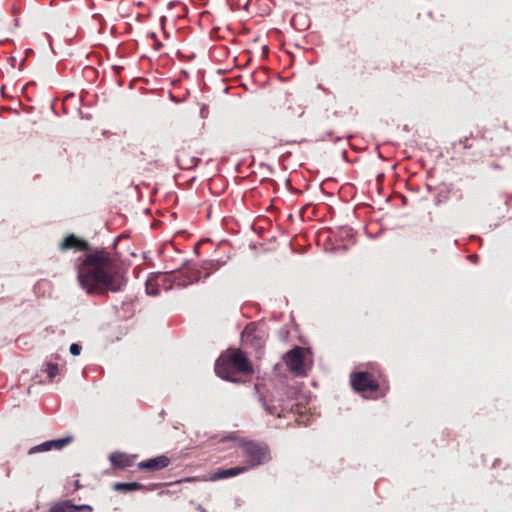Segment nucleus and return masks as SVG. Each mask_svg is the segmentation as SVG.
I'll list each match as a JSON object with an SVG mask.
<instances>
[{
	"instance_id": "a211bd4d",
	"label": "nucleus",
	"mask_w": 512,
	"mask_h": 512,
	"mask_svg": "<svg viewBox=\"0 0 512 512\" xmlns=\"http://www.w3.org/2000/svg\"><path fill=\"white\" fill-rule=\"evenodd\" d=\"M283 106H286V108H287V111L284 112L285 116H287V117L293 116L294 114L300 115L302 113L300 111L301 108L299 106H298L297 111H295V112L293 111L292 113H289V110H293V100L290 99L288 96L284 97Z\"/></svg>"
},
{
	"instance_id": "39448f33",
	"label": "nucleus",
	"mask_w": 512,
	"mask_h": 512,
	"mask_svg": "<svg viewBox=\"0 0 512 512\" xmlns=\"http://www.w3.org/2000/svg\"><path fill=\"white\" fill-rule=\"evenodd\" d=\"M266 338V332L255 323H249L241 334L242 345L254 349L256 353L264 348Z\"/></svg>"
},
{
	"instance_id": "4468645a",
	"label": "nucleus",
	"mask_w": 512,
	"mask_h": 512,
	"mask_svg": "<svg viewBox=\"0 0 512 512\" xmlns=\"http://www.w3.org/2000/svg\"><path fill=\"white\" fill-rule=\"evenodd\" d=\"M247 472V468H243L242 466H236L228 469H218L212 475V480L226 479L230 477H235L239 474Z\"/></svg>"
},
{
	"instance_id": "5701e85b",
	"label": "nucleus",
	"mask_w": 512,
	"mask_h": 512,
	"mask_svg": "<svg viewBox=\"0 0 512 512\" xmlns=\"http://www.w3.org/2000/svg\"><path fill=\"white\" fill-rule=\"evenodd\" d=\"M81 487L79 480L75 481V490H78Z\"/></svg>"
},
{
	"instance_id": "6ab92c4d",
	"label": "nucleus",
	"mask_w": 512,
	"mask_h": 512,
	"mask_svg": "<svg viewBox=\"0 0 512 512\" xmlns=\"http://www.w3.org/2000/svg\"><path fill=\"white\" fill-rule=\"evenodd\" d=\"M50 450V445L48 441L41 443L40 445L34 446L29 450V454H34L38 452H46Z\"/></svg>"
},
{
	"instance_id": "6e6552de",
	"label": "nucleus",
	"mask_w": 512,
	"mask_h": 512,
	"mask_svg": "<svg viewBox=\"0 0 512 512\" xmlns=\"http://www.w3.org/2000/svg\"><path fill=\"white\" fill-rule=\"evenodd\" d=\"M58 248L61 252H65L70 249H73L75 251H88L89 243L86 240L79 238L74 234H70L59 243Z\"/></svg>"
},
{
	"instance_id": "f03ea898",
	"label": "nucleus",
	"mask_w": 512,
	"mask_h": 512,
	"mask_svg": "<svg viewBox=\"0 0 512 512\" xmlns=\"http://www.w3.org/2000/svg\"><path fill=\"white\" fill-rule=\"evenodd\" d=\"M216 374L227 381L240 382L237 375L251 376L254 373L251 361L240 349H229L215 363Z\"/></svg>"
},
{
	"instance_id": "7ed1b4c3",
	"label": "nucleus",
	"mask_w": 512,
	"mask_h": 512,
	"mask_svg": "<svg viewBox=\"0 0 512 512\" xmlns=\"http://www.w3.org/2000/svg\"><path fill=\"white\" fill-rule=\"evenodd\" d=\"M295 394L293 387L281 386L262 396L260 401L269 415L281 418L293 411Z\"/></svg>"
},
{
	"instance_id": "aec40b11",
	"label": "nucleus",
	"mask_w": 512,
	"mask_h": 512,
	"mask_svg": "<svg viewBox=\"0 0 512 512\" xmlns=\"http://www.w3.org/2000/svg\"><path fill=\"white\" fill-rule=\"evenodd\" d=\"M82 350V347L80 344L73 343L70 346V353L74 356H78Z\"/></svg>"
},
{
	"instance_id": "412c9836",
	"label": "nucleus",
	"mask_w": 512,
	"mask_h": 512,
	"mask_svg": "<svg viewBox=\"0 0 512 512\" xmlns=\"http://www.w3.org/2000/svg\"><path fill=\"white\" fill-rule=\"evenodd\" d=\"M146 291H147V293H148V294H150V295H156V294H157V290H156V289H154V287H153V283H152V281H150V280H148V281L146 282Z\"/></svg>"
},
{
	"instance_id": "1a4fd4ad",
	"label": "nucleus",
	"mask_w": 512,
	"mask_h": 512,
	"mask_svg": "<svg viewBox=\"0 0 512 512\" xmlns=\"http://www.w3.org/2000/svg\"><path fill=\"white\" fill-rule=\"evenodd\" d=\"M171 463V459L166 455H159L155 458L141 461L137 464L139 470H145L155 472L168 467Z\"/></svg>"
},
{
	"instance_id": "2eb2a0df",
	"label": "nucleus",
	"mask_w": 512,
	"mask_h": 512,
	"mask_svg": "<svg viewBox=\"0 0 512 512\" xmlns=\"http://www.w3.org/2000/svg\"><path fill=\"white\" fill-rule=\"evenodd\" d=\"M142 484L138 482H130V483H123V482H115L113 484V489L115 491L121 492V493H128L136 490H140L142 488Z\"/></svg>"
},
{
	"instance_id": "ddd939ff",
	"label": "nucleus",
	"mask_w": 512,
	"mask_h": 512,
	"mask_svg": "<svg viewBox=\"0 0 512 512\" xmlns=\"http://www.w3.org/2000/svg\"><path fill=\"white\" fill-rule=\"evenodd\" d=\"M136 456L128 455L123 452H114L110 454L109 460L114 468L117 469H125L127 467H130Z\"/></svg>"
},
{
	"instance_id": "dca6fc26",
	"label": "nucleus",
	"mask_w": 512,
	"mask_h": 512,
	"mask_svg": "<svg viewBox=\"0 0 512 512\" xmlns=\"http://www.w3.org/2000/svg\"><path fill=\"white\" fill-rule=\"evenodd\" d=\"M72 441H73V437L67 436V437H64L61 439L50 440V441H48V444L50 445V450H52V449L60 450L63 447L70 444Z\"/></svg>"
},
{
	"instance_id": "f8f14e48",
	"label": "nucleus",
	"mask_w": 512,
	"mask_h": 512,
	"mask_svg": "<svg viewBox=\"0 0 512 512\" xmlns=\"http://www.w3.org/2000/svg\"><path fill=\"white\" fill-rule=\"evenodd\" d=\"M90 505H74L71 501H61L54 504L49 512H92Z\"/></svg>"
},
{
	"instance_id": "0eeeda50",
	"label": "nucleus",
	"mask_w": 512,
	"mask_h": 512,
	"mask_svg": "<svg viewBox=\"0 0 512 512\" xmlns=\"http://www.w3.org/2000/svg\"><path fill=\"white\" fill-rule=\"evenodd\" d=\"M285 363L288 368L296 373L301 374L304 370V356L303 350L300 347H295L288 351L284 357Z\"/></svg>"
},
{
	"instance_id": "f257e3e1",
	"label": "nucleus",
	"mask_w": 512,
	"mask_h": 512,
	"mask_svg": "<svg viewBox=\"0 0 512 512\" xmlns=\"http://www.w3.org/2000/svg\"><path fill=\"white\" fill-rule=\"evenodd\" d=\"M77 261L79 285L89 295L116 293L126 285L118 260L104 249L91 251Z\"/></svg>"
},
{
	"instance_id": "20e7f679",
	"label": "nucleus",
	"mask_w": 512,
	"mask_h": 512,
	"mask_svg": "<svg viewBox=\"0 0 512 512\" xmlns=\"http://www.w3.org/2000/svg\"><path fill=\"white\" fill-rule=\"evenodd\" d=\"M235 446L245 458L242 467L247 468V471L266 464L271 459L269 446L264 442L239 438L235 440Z\"/></svg>"
},
{
	"instance_id": "9b49d317",
	"label": "nucleus",
	"mask_w": 512,
	"mask_h": 512,
	"mask_svg": "<svg viewBox=\"0 0 512 512\" xmlns=\"http://www.w3.org/2000/svg\"><path fill=\"white\" fill-rule=\"evenodd\" d=\"M58 360H60L58 355L52 356L42 366V371L47 374L50 381H53L57 376L62 375L66 371L65 364L60 365L57 362Z\"/></svg>"
},
{
	"instance_id": "423d86ee",
	"label": "nucleus",
	"mask_w": 512,
	"mask_h": 512,
	"mask_svg": "<svg viewBox=\"0 0 512 512\" xmlns=\"http://www.w3.org/2000/svg\"><path fill=\"white\" fill-rule=\"evenodd\" d=\"M352 388L358 393L376 392L379 390V383L369 372H353L350 376Z\"/></svg>"
},
{
	"instance_id": "f3484780",
	"label": "nucleus",
	"mask_w": 512,
	"mask_h": 512,
	"mask_svg": "<svg viewBox=\"0 0 512 512\" xmlns=\"http://www.w3.org/2000/svg\"><path fill=\"white\" fill-rule=\"evenodd\" d=\"M495 477L501 483H508L512 481V467L506 466L503 468L502 473H497Z\"/></svg>"
},
{
	"instance_id": "4be33fe9",
	"label": "nucleus",
	"mask_w": 512,
	"mask_h": 512,
	"mask_svg": "<svg viewBox=\"0 0 512 512\" xmlns=\"http://www.w3.org/2000/svg\"><path fill=\"white\" fill-rule=\"evenodd\" d=\"M467 142H468L467 138H465L463 141H461V143H463L464 148H469L470 147Z\"/></svg>"
},
{
	"instance_id": "9d476101",
	"label": "nucleus",
	"mask_w": 512,
	"mask_h": 512,
	"mask_svg": "<svg viewBox=\"0 0 512 512\" xmlns=\"http://www.w3.org/2000/svg\"><path fill=\"white\" fill-rule=\"evenodd\" d=\"M222 263L219 260H205L201 263L200 269L190 270L191 274L190 283L194 281H198L201 278L202 272H204L203 277L208 278L214 271L218 270Z\"/></svg>"
}]
</instances>
